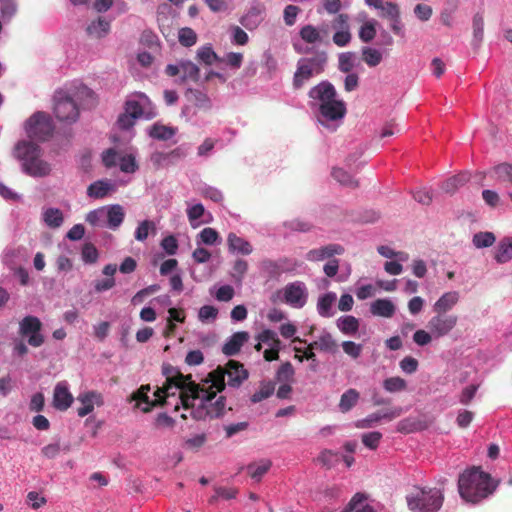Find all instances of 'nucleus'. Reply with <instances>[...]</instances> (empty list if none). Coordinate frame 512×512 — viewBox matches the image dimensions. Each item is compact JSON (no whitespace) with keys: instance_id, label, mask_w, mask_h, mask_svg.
I'll return each mask as SVG.
<instances>
[{"instance_id":"nucleus-32","label":"nucleus","mask_w":512,"mask_h":512,"mask_svg":"<svg viewBox=\"0 0 512 512\" xmlns=\"http://www.w3.org/2000/svg\"><path fill=\"white\" fill-rule=\"evenodd\" d=\"M111 190H113V185L107 181H96L89 185L87 189L88 196L101 199L104 198Z\"/></svg>"},{"instance_id":"nucleus-39","label":"nucleus","mask_w":512,"mask_h":512,"mask_svg":"<svg viewBox=\"0 0 512 512\" xmlns=\"http://www.w3.org/2000/svg\"><path fill=\"white\" fill-rule=\"evenodd\" d=\"M271 467V461L261 460L258 463H251L247 466L248 474L251 478L259 481Z\"/></svg>"},{"instance_id":"nucleus-43","label":"nucleus","mask_w":512,"mask_h":512,"mask_svg":"<svg viewBox=\"0 0 512 512\" xmlns=\"http://www.w3.org/2000/svg\"><path fill=\"white\" fill-rule=\"evenodd\" d=\"M383 388L389 393H396L406 390L407 382L399 377H389L383 381Z\"/></svg>"},{"instance_id":"nucleus-16","label":"nucleus","mask_w":512,"mask_h":512,"mask_svg":"<svg viewBox=\"0 0 512 512\" xmlns=\"http://www.w3.org/2000/svg\"><path fill=\"white\" fill-rule=\"evenodd\" d=\"M341 512H377L370 496L364 492L355 493Z\"/></svg>"},{"instance_id":"nucleus-18","label":"nucleus","mask_w":512,"mask_h":512,"mask_svg":"<svg viewBox=\"0 0 512 512\" xmlns=\"http://www.w3.org/2000/svg\"><path fill=\"white\" fill-rule=\"evenodd\" d=\"M402 412L401 408H396L394 410H391L386 413H372L368 415L366 418L358 420L356 422V427L360 429H366L372 427L375 423L379 422L380 420L387 418V419H394L398 416H400Z\"/></svg>"},{"instance_id":"nucleus-17","label":"nucleus","mask_w":512,"mask_h":512,"mask_svg":"<svg viewBox=\"0 0 512 512\" xmlns=\"http://www.w3.org/2000/svg\"><path fill=\"white\" fill-rule=\"evenodd\" d=\"M249 335L245 331L234 333L229 340L223 345L222 352L227 356H233L239 353L241 347L248 340Z\"/></svg>"},{"instance_id":"nucleus-27","label":"nucleus","mask_w":512,"mask_h":512,"mask_svg":"<svg viewBox=\"0 0 512 512\" xmlns=\"http://www.w3.org/2000/svg\"><path fill=\"white\" fill-rule=\"evenodd\" d=\"M489 174L498 182L512 184V164L510 163L504 162L494 166Z\"/></svg>"},{"instance_id":"nucleus-21","label":"nucleus","mask_w":512,"mask_h":512,"mask_svg":"<svg viewBox=\"0 0 512 512\" xmlns=\"http://www.w3.org/2000/svg\"><path fill=\"white\" fill-rule=\"evenodd\" d=\"M101 399L100 394L90 391L78 396V401L81 403V407L78 408L77 412L80 417H84L90 414L94 410V404L99 403Z\"/></svg>"},{"instance_id":"nucleus-22","label":"nucleus","mask_w":512,"mask_h":512,"mask_svg":"<svg viewBox=\"0 0 512 512\" xmlns=\"http://www.w3.org/2000/svg\"><path fill=\"white\" fill-rule=\"evenodd\" d=\"M105 217L107 218V226L115 230L122 224L125 212L121 205L114 204L105 207Z\"/></svg>"},{"instance_id":"nucleus-34","label":"nucleus","mask_w":512,"mask_h":512,"mask_svg":"<svg viewBox=\"0 0 512 512\" xmlns=\"http://www.w3.org/2000/svg\"><path fill=\"white\" fill-rule=\"evenodd\" d=\"M299 36L307 44L323 43L320 38L319 29L312 24H307L301 27L299 30Z\"/></svg>"},{"instance_id":"nucleus-55","label":"nucleus","mask_w":512,"mask_h":512,"mask_svg":"<svg viewBox=\"0 0 512 512\" xmlns=\"http://www.w3.org/2000/svg\"><path fill=\"white\" fill-rule=\"evenodd\" d=\"M0 12L3 19H12L17 12V4L15 0H0Z\"/></svg>"},{"instance_id":"nucleus-8","label":"nucleus","mask_w":512,"mask_h":512,"mask_svg":"<svg viewBox=\"0 0 512 512\" xmlns=\"http://www.w3.org/2000/svg\"><path fill=\"white\" fill-rule=\"evenodd\" d=\"M26 133L28 137L40 141L46 140L53 133V125L50 117L43 113L33 114L26 122Z\"/></svg>"},{"instance_id":"nucleus-13","label":"nucleus","mask_w":512,"mask_h":512,"mask_svg":"<svg viewBox=\"0 0 512 512\" xmlns=\"http://www.w3.org/2000/svg\"><path fill=\"white\" fill-rule=\"evenodd\" d=\"M345 249L340 244L331 243L307 252L306 259L311 262H318L330 259L335 255H342Z\"/></svg>"},{"instance_id":"nucleus-33","label":"nucleus","mask_w":512,"mask_h":512,"mask_svg":"<svg viewBox=\"0 0 512 512\" xmlns=\"http://www.w3.org/2000/svg\"><path fill=\"white\" fill-rule=\"evenodd\" d=\"M110 30V23L105 19L99 17L97 20L91 22L87 27V33L95 38H102Z\"/></svg>"},{"instance_id":"nucleus-4","label":"nucleus","mask_w":512,"mask_h":512,"mask_svg":"<svg viewBox=\"0 0 512 512\" xmlns=\"http://www.w3.org/2000/svg\"><path fill=\"white\" fill-rule=\"evenodd\" d=\"M15 156L22 162L23 171L31 177H45L51 172V165L41 158V148L35 143L18 142Z\"/></svg>"},{"instance_id":"nucleus-46","label":"nucleus","mask_w":512,"mask_h":512,"mask_svg":"<svg viewBox=\"0 0 512 512\" xmlns=\"http://www.w3.org/2000/svg\"><path fill=\"white\" fill-rule=\"evenodd\" d=\"M178 41L184 47H191L197 42V34L192 28H181L178 32Z\"/></svg>"},{"instance_id":"nucleus-30","label":"nucleus","mask_w":512,"mask_h":512,"mask_svg":"<svg viewBox=\"0 0 512 512\" xmlns=\"http://www.w3.org/2000/svg\"><path fill=\"white\" fill-rule=\"evenodd\" d=\"M337 327L345 335H354L359 329V320L351 315L342 316L337 320Z\"/></svg>"},{"instance_id":"nucleus-12","label":"nucleus","mask_w":512,"mask_h":512,"mask_svg":"<svg viewBox=\"0 0 512 512\" xmlns=\"http://www.w3.org/2000/svg\"><path fill=\"white\" fill-rule=\"evenodd\" d=\"M73 401L74 398L69 391L67 382L57 383L53 392V407L59 411H66L71 407Z\"/></svg>"},{"instance_id":"nucleus-5","label":"nucleus","mask_w":512,"mask_h":512,"mask_svg":"<svg viewBox=\"0 0 512 512\" xmlns=\"http://www.w3.org/2000/svg\"><path fill=\"white\" fill-rule=\"evenodd\" d=\"M444 495L438 488L414 486L406 495L411 512H438L443 505Z\"/></svg>"},{"instance_id":"nucleus-15","label":"nucleus","mask_w":512,"mask_h":512,"mask_svg":"<svg viewBox=\"0 0 512 512\" xmlns=\"http://www.w3.org/2000/svg\"><path fill=\"white\" fill-rule=\"evenodd\" d=\"M224 371L228 378V385L231 387L240 386L248 377V372L244 369L243 364L236 360H229Z\"/></svg>"},{"instance_id":"nucleus-19","label":"nucleus","mask_w":512,"mask_h":512,"mask_svg":"<svg viewBox=\"0 0 512 512\" xmlns=\"http://www.w3.org/2000/svg\"><path fill=\"white\" fill-rule=\"evenodd\" d=\"M459 299V292H446L435 302L433 305V311L435 313L447 314V312L450 311L459 302Z\"/></svg>"},{"instance_id":"nucleus-31","label":"nucleus","mask_w":512,"mask_h":512,"mask_svg":"<svg viewBox=\"0 0 512 512\" xmlns=\"http://www.w3.org/2000/svg\"><path fill=\"white\" fill-rule=\"evenodd\" d=\"M359 397V392L356 389L350 388L345 391L340 398V411L343 413L350 411L357 404Z\"/></svg>"},{"instance_id":"nucleus-47","label":"nucleus","mask_w":512,"mask_h":512,"mask_svg":"<svg viewBox=\"0 0 512 512\" xmlns=\"http://www.w3.org/2000/svg\"><path fill=\"white\" fill-rule=\"evenodd\" d=\"M496 238L492 232H479L473 236V244L477 248H486L494 244Z\"/></svg>"},{"instance_id":"nucleus-60","label":"nucleus","mask_w":512,"mask_h":512,"mask_svg":"<svg viewBox=\"0 0 512 512\" xmlns=\"http://www.w3.org/2000/svg\"><path fill=\"white\" fill-rule=\"evenodd\" d=\"M200 242L206 245H213L219 238L218 232L210 227L204 228L198 235Z\"/></svg>"},{"instance_id":"nucleus-2","label":"nucleus","mask_w":512,"mask_h":512,"mask_svg":"<svg viewBox=\"0 0 512 512\" xmlns=\"http://www.w3.org/2000/svg\"><path fill=\"white\" fill-rule=\"evenodd\" d=\"M497 487L488 473L473 467L464 471L458 479V491L466 502L478 503L491 495Z\"/></svg>"},{"instance_id":"nucleus-7","label":"nucleus","mask_w":512,"mask_h":512,"mask_svg":"<svg viewBox=\"0 0 512 512\" xmlns=\"http://www.w3.org/2000/svg\"><path fill=\"white\" fill-rule=\"evenodd\" d=\"M54 114L60 122L70 124L78 119L79 109L71 97L63 91H58L54 96Z\"/></svg>"},{"instance_id":"nucleus-48","label":"nucleus","mask_w":512,"mask_h":512,"mask_svg":"<svg viewBox=\"0 0 512 512\" xmlns=\"http://www.w3.org/2000/svg\"><path fill=\"white\" fill-rule=\"evenodd\" d=\"M331 30L338 33L350 27V16L346 13L337 14L330 22Z\"/></svg>"},{"instance_id":"nucleus-41","label":"nucleus","mask_w":512,"mask_h":512,"mask_svg":"<svg viewBox=\"0 0 512 512\" xmlns=\"http://www.w3.org/2000/svg\"><path fill=\"white\" fill-rule=\"evenodd\" d=\"M275 391V383L272 381L261 382L259 390L251 396L253 403L261 402L264 399L269 398Z\"/></svg>"},{"instance_id":"nucleus-49","label":"nucleus","mask_w":512,"mask_h":512,"mask_svg":"<svg viewBox=\"0 0 512 512\" xmlns=\"http://www.w3.org/2000/svg\"><path fill=\"white\" fill-rule=\"evenodd\" d=\"M170 385H173L172 383H168V381H165L162 387H158L156 391L154 392V396L158 397V399L161 400V406L166 403V400L172 396H175L178 390H175V388H170ZM181 394V390H179V395Z\"/></svg>"},{"instance_id":"nucleus-25","label":"nucleus","mask_w":512,"mask_h":512,"mask_svg":"<svg viewBox=\"0 0 512 512\" xmlns=\"http://www.w3.org/2000/svg\"><path fill=\"white\" fill-rule=\"evenodd\" d=\"M310 348H316L320 351L335 353L338 348V344L332 335L328 332L322 333L317 341L310 343Z\"/></svg>"},{"instance_id":"nucleus-37","label":"nucleus","mask_w":512,"mask_h":512,"mask_svg":"<svg viewBox=\"0 0 512 512\" xmlns=\"http://www.w3.org/2000/svg\"><path fill=\"white\" fill-rule=\"evenodd\" d=\"M332 177L341 185L349 187V188H357L359 183L356 179L353 178L347 171L342 168H333L332 169Z\"/></svg>"},{"instance_id":"nucleus-40","label":"nucleus","mask_w":512,"mask_h":512,"mask_svg":"<svg viewBox=\"0 0 512 512\" xmlns=\"http://www.w3.org/2000/svg\"><path fill=\"white\" fill-rule=\"evenodd\" d=\"M176 134V129L173 127L154 124L150 130V136L157 140H169Z\"/></svg>"},{"instance_id":"nucleus-29","label":"nucleus","mask_w":512,"mask_h":512,"mask_svg":"<svg viewBox=\"0 0 512 512\" xmlns=\"http://www.w3.org/2000/svg\"><path fill=\"white\" fill-rule=\"evenodd\" d=\"M512 258V238L502 239L495 252V260L498 263H506Z\"/></svg>"},{"instance_id":"nucleus-42","label":"nucleus","mask_w":512,"mask_h":512,"mask_svg":"<svg viewBox=\"0 0 512 512\" xmlns=\"http://www.w3.org/2000/svg\"><path fill=\"white\" fill-rule=\"evenodd\" d=\"M336 299L335 293L329 292L325 295L321 296L317 303V309L321 316L329 317L331 316L330 310Z\"/></svg>"},{"instance_id":"nucleus-61","label":"nucleus","mask_w":512,"mask_h":512,"mask_svg":"<svg viewBox=\"0 0 512 512\" xmlns=\"http://www.w3.org/2000/svg\"><path fill=\"white\" fill-rule=\"evenodd\" d=\"M378 9H380L382 11V16L383 17H386L390 20H393L394 18H398V16L400 15V10H399V7L397 4L393 3V2H383L382 3V7H379Z\"/></svg>"},{"instance_id":"nucleus-54","label":"nucleus","mask_w":512,"mask_h":512,"mask_svg":"<svg viewBox=\"0 0 512 512\" xmlns=\"http://www.w3.org/2000/svg\"><path fill=\"white\" fill-rule=\"evenodd\" d=\"M376 36L375 24L371 21L364 23L359 30V38L364 43L371 42Z\"/></svg>"},{"instance_id":"nucleus-9","label":"nucleus","mask_w":512,"mask_h":512,"mask_svg":"<svg viewBox=\"0 0 512 512\" xmlns=\"http://www.w3.org/2000/svg\"><path fill=\"white\" fill-rule=\"evenodd\" d=\"M458 317L454 314L436 313L427 324L430 332L437 338L448 335L457 325Z\"/></svg>"},{"instance_id":"nucleus-10","label":"nucleus","mask_w":512,"mask_h":512,"mask_svg":"<svg viewBox=\"0 0 512 512\" xmlns=\"http://www.w3.org/2000/svg\"><path fill=\"white\" fill-rule=\"evenodd\" d=\"M282 293L283 301L294 308H302L306 304L307 289L305 284L300 281L287 284Z\"/></svg>"},{"instance_id":"nucleus-35","label":"nucleus","mask_w":512,"mask_h":512,"mask_svg":"<svg viewBox=\"0 0 512 512\" xmlns=\"http://www.w3.org/2000/svg\"><path fill=\"white\" fill-rule=\"evenodd\" d=\"M43 220L50 228H59L64 221L63 213L58 208H48L43 213Z\"/></svg>"},{"instance_id":"nucleus-56","label":"nucleus","mask_w":512,"mask_h":512,"mask_svg":"<svg viewBox=\"0 0 512 512\" xmlns=\"http://www.w3.org/2000/svg\"><path fill=\"white\" fill-rule=\"evenodd\" d=\"M197 58L206 65H211L214 61L218 60L217 54L209 46L199 48L197 51Z\"/></svg>"},{"instance_id":"nucleus-6","label":"nucleus","mask_w":512,"mask_h":512,"mask_svg":"<svg viewBox=\"0 0 512 512\" xmlns=\"http://www.w3.org/2000/svg\"><path fill=\"white\" fill-rule=\"evenodd\" d=\"M327 60L328 56L325 51L316 52L313 57L299 60L293 77L294 88H301L314 75L321 74L324 71Z\"/></svg>"},{"instance_id":"nucleus-63","label":"nucleus","mask_w":512,"mask_h":512,"mask_svg":"<svg viewBox=\"0 0 512 512\" xmlns=\"http://www.w3.org/2000/svg\"><path fill=\"white\" fill-rule=\"evenodd\" d=\"M119 166L120 170L125 173H134L138 168L135 157L132 155L121 157Z\"/></svg>"},{"instance_id":"nucleus-3","label":"nucleus","mask_w":512,"mask_h":512,"mask_svg":"<svg viewBox=\"0 0 512 512\" xmlns=\"http://www.w3.org/2000/svg\"><path fill=\"white\" fill-rule=\"evenodd\" d=\"M335 87L328 81H322L309 91V97L320 102L319 113L328 121L344 118L347 109L344 101L336 99Z\"/></svg>"},{"instance_id":"nucleus-59","label":"nucleus","mask_w":512,"mask_h":512,"mask_svg":"<svg viewBox=\"0 0 512 512\" xmlns=\"http://www.w3.org/2000/svg\"><path fill=\"white\" fill-rule=\"evenodd\" d=\"M352 40L351 27L347 30H342L338 33H334L332 36L333 43L338 47L347 46Z\"/></svg>"},{"instance_id":"nucleus-1","label":"nucleus","mask_w":512,"mask_h":512,"mask_svg":"<svg viewBox=\"0 0 512 512\" xmlns=\"http://www.w3.org/2000/svg\"><path fill=\"white\" fill-rule=\"evenodd\" d=\"M162 373L168 383H172L170 388L181 390L180 404L184 409L194 406L193 401L201 399L203 402H211L215 398L214 392L204 390L201 385L192 381L191 375H183L178 369L170 364L162 366Z\"/></svg>"},{"instance_id":"nucleus-38","label":"nucleus","mask_w":512,"mask_h":512,"mask_svg":"<svg viewBox=\"0 0 512 512\" xmlns=\"http://www.w3.org/2000/svg\"><path fill=\"white\" fill-rule=\"evenodd\" d=\"M41 327V321L35 316H26L20 322V332L22 335L39 332Z\"/></svg>"},{"instance_id":"nucleus-51","label":"nucleus","mask_w":512,"mask_h":512,"mask_svg":"<svg viewBox=\"0 0 512 512\" xmlns=\"http://www.w3.org/2000/svg\"><path fill=\"white\" fill-rule=\"evenodd\" d=\"M294 375V368L290 362L283 363L276 373V380L280 383H289Z\"/></svg>"},{"instance_id":"nucleus-53","label":"nucleus","mask_w":512,"mask_h":512,"mask_svg":"<svg viewBox=\"0 0 512 512\" xmlns=\"http://www.w3.org/2000/svg\"><path fill=\"white\" fill-rule=\"evenodd\" d=\"M382 439V433L378 431L364 433L361 437L364 446L371 450L377 449Z\"/></svg>"},{"instance_id":"nucleus-58","label":"nucleus","mask_w":512,"mask_h":512,"mask_svg":"<svg viewBox=\"0 0 512 512\" xmlns=\"http://www.w3.org/2000/svg\"><path fill=\"white\" fill-rule=\"evenodd\" d=\"M150 230H155V224L150 220L142 221L135 231V238L138 241H145Z\"/></svg>"},{"instance_id":"nucleus-44","label":"nucleus","mask_w":512,"mask_h":512,"mask_svg":"<svg viewBox=\"0 0 512 512\" xmlns=\"http://www.w3.org/2000/svg\"><path fill=\"white\" fill-rule=\"evenodd\" d=\"M484 35V19L479 13L473 17V45L479 46L483 40Z\"/></svg>"},{"instance_id":"nucleus-50","label":"nucleus","mask_w":512,"mask_h":512,"mask_svg":"<svg viewBox=\"0 0 512 512\" xmlns=\"http://www.w3.org/2000/svg\"><path fill=\"white\" fill-rule=\"evenodd\" d=\"M354 68V54L352 52H344L339 55L338 69L343 73H350Z\"/></svg>"},{"instance_id":"nucleus-24","label":"nucleus","mask_w":512,"mask_h":512,"mask_svg":"<svg viewBox=\"0 0 512 512\" xmlns=\"http://www.w3.org/2000/svg\"><path fill=\"white\" fill-rule=\"evenodd\" d=\"M186 97L188 101L200 109L210 110L212 107L209 96L201 90L189 88L186 91Z\"/></svg>"},{"instance_id":"nucleus-57","label":"nucleus","mask_w":512,"mask_h":512,"mask_svg":"<svg viewBox=\"0 0 512 512\" xmlns=\"http://www.w3.org/2000/svg\"><path fill=\"white\" fill-rule=\"evenodd\" d=\"M82 259L85 263H95L98 259V250L92 243H85L82 252H81Z\"/></svg>"},{"instance_id":"nucleus-26","label":"nucleus","mask_w":512,"mask_h":512,"mask_svg":"<svg viewBox=\"0 0 512 512\" xmlns=\"http://www.w3.org/2000/svg\"><path fill=\"white\" fill-rule=\"evenodd\" d=\"M209 380L207 382H210L209 388H204V390H207L209 392H221L225 389V371L224 368L218 367L214 371L210 372Z\"/></svg>"},{"instance_id":"nucleus-36","label":"nucleus","mask_w":512,"mask_h":512,"mask_svg":"<svg viewBox=\"0 0 512 512\" xmlns=\"http://www.w3.org/2000/svg\"><path fill=\"white\" fill-rule=\"evenodd\" d=\"M180 67H181V72L183 73V76H182L183 81H186V80H191L193 82L199 81L200 69L195 63H193L189 60L180 61Z\"/></svg>"},{"instance_id":"nucleus-20","label":"nucleus","mask_w":512,"mask_h":512,"mask_svg":"<svg viewBox=\"0 0 512 512\" xmlns=\"http://www.w3.org/2000/svg\"><path fill=\"white\" fill-rule=\"evenodd\" d=\"M227 244L229 251L233 253L249 255L253 251L252 245L247 240L232 232L227 236Z\"/></svg>"},{"instance_id":"nucleus-45","label":"nucleus","mask_w":512,"mask_h":512,"mask_svg":"<svg viewBox=\"0 0 512 512\" xmlns=\"http://www.w3.org/2000/svg\"><path fill=\"white\" fill-rule=\"evenodd\" d=\"M362 59L370 67H375L382 61V54L374 48L364 47L362 49Z\"/></svg>"},{"instance_id":"nucleus-23","label":"nucleus","mask_w":512,"mask_h":512,"mask_svg":"<svg viewBox=\"0 0 512 512\" xmlns=\"http://www.w3.org/2000/svg\"><path fill=\"white\" fill-rule=\"evenodd\" d=\"M395 305L389 299H377L370 307V311L374 316L391 318L395 314Z\"/></svg>"},{"instance_id":"nucleus-11","label":"nucleus","mask_w":512,"mask_h":512,"mask_svg":"<svg viewBox=\"0 0 512 512\" xmlns=\"http://www.w3.org/2000/svg\"><path fill=\"white\" fill-rule=\"evenodd\" d=\"M143 114V108L138 101L127 100L125 102V112L118 118V124L122 129H128L134 125V121Z\"/></svg>"},{"instance_id":"nucleus-62","label":"nucleus","mask_w":512,"mask_h":512,"mask_svg":"<svg viewBox=\"0 0 512 512\" xmlns=\"http://www.w3.org/2000/svg\"><path fill=\"white\" fill-rule=\"evenodd\" d=\"M105 217V207H101L90 211L86 215V221L92 226H102L103 218Z\"/></svg>"},{"instance_id":"nucleus-28","label":"nucleus","mask_w":512,"mask_h":512,"mask_svg":"<svg viewBox=\"0 0 512 512\" xmlns=\"http://www.w3.org/2000/svg\"><path fill=\"white\" fill-rule=\"evenodd\" d=\"M468 180V173H459L445 180L441 185V189L446 193L453 194L465 183H467Z\"/></svg>"},{"instance_id":"nucleus-52","label":"nucleus","mask_w":512,"mask_h":512,"mask_svg":"<svg viewBox=\"0 0 512 512\" xmlns=\"http://www.w3.org/2000/svg\"><path fill=\"white\" fill-rule=\"evenodd\" d=\"M226 399L224 396L219 397L215 403L206 407V415L210 418H218L223 415Z\"/></svg>"},{"instance_id":"nucleus-64","label":"nucleus","mask_w":512,"mask_h":512,"mask_svg":"<svg viewBox=\"0 0 512 512\" xmlns=\"http://www.w3.org/2000/svg\"><path fill=\"white\" fill-rule=\"evenodd\" d=\"M343 351L350 357L357 359L362 352V345L353 341H344L342 343Z\"/></svg>"},{"instance_id":"nucleus-14","label":"nucleus","mask_w":512,"mask_h":512,"mask_svg":"<svg viewBox=\"0 0 512 512\" xmlns=\"http://www.w3.org/2000/svg\"><path fill=\"white\" fill-rule=\"evenodd\" d=\"M151 390L150 385H142L139 389L133 392L130 396L129 401H135L136 407L140 408L141 404L144 403L145 406L141 407L142 412L148 413L152 410L153 407L161 406V400L158 397H155L154 400H150L148 393Z\"/></svg>"}]
</instances>
